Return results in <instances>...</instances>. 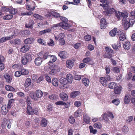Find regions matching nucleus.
I'll list each match as a JSON object with an SVG mask.
<instances>
[{"label": "nucleus", "instance_id": "59", "mask_svg": "<svg viewBox=\"0 0 135 135\" xmlns=\"http://www.w3.org/2000/svg\"><path fill=\"white\" fill-rule=\"evenodd\" d=\"M34 122L36 123V125L35 126H37L40 123V119L38 118H36L34 119Z\"/></svg>", "mask_w": 135, "mask_h": 135}, {"label": "nucleus", "instance_id": "50", "mask_svg": "<svg viewBox=\"0 0 135 135\" xmlns=\"http://www.w3.org/2000/svg\"><path fill=\"white\" fill-rule=\"evenodd\" d=\"M55 104L57 105H66V104L64 102L62 101H59L56 102Z\"/></svg>", "mask_w": 135, "mask_h": 135}, {"label": "nucleus", "instance_id": "37", "mask_svg": "<svg viewBox=\"0 0 135 135\" xmlns=\"http://www.w3.org/2000/svg\"><path fill=\"white\" fill-rule=\"evenodd\" d=\"M51 13L52 14V15L55 17L58 18L59 17H60V14L57 12L52 11L51 12Z\"/></svg>", "mask_w": 135, "mask_h": 135}, {"label": "nucleus", "instance_id": "31", "mask_svg": "<svg viewBox=\"0 0 135 135\" xmlns=\"http://www.w3.org/2000/svg\"><path fill=\"white\" fill-rule=\"evenodd\" d=\"M82 110L81 109H78L75 113L74 116L76 117H79L81 114Z\"/></svg>", "mask_w": 135, "mask_h": 135}, {"label": "nucleus", "instance_id": "53", "mask_svg": "<svg viewBox=\"0 0 135 135\" xmlns=\"http://www.w3.org/2000/svg\"><path fill=\"white\" fill-rule=\"evenodd\" d=\"M34 17L41 20H42L44 18L42 16L36 14H34Z\"/></svg>", "mask_w": 135, "mask_h": 135}, {"label": "nucleus", "instance_id": "62", "mask_svg": "<svg viewBox=\"0 0 135 135\" xmlns=\"http://www.w3.org/2000/svg\"><path fill=\"white\" fill-rule=\"evenodd\" d=\"M90 61V59L89 57H86L84 58L83 60V62L84 63H87Z\"/></svg>", "mask_w": 135, "mask_h": 135}, {"label": "nucleus", "instance_id": "14", "mask_svg": "<svg viewBox=\"0 0 135 135\" xmlns=\"http://www.w3.org/2000/svg\"><path fill=\"white\" fill-rule=\"evenodd\" d=\"M121 86H117L114 88V92L116 94H119L121 90Z\"/></svg>", "mask_w": 135, "mask_h": 135}, {"label": "nucleus", "instance_id": "46", "mask_svg": "<svg viewBox=\"0 0 135 135\" xmlns=\"http://www.w3.org/2000/svg\"><path fill=\"white\" fill-rule=\"evenodd\" d=\"M21 33L24 36L29 35L30 34V32L28 30H25L22 31Z\"/></svg>", "mask_w": 135, "mask_h": 135}, {"label": "nucleus", "instance_id": "16", "mask_svg": "<svg viewBox=\"0 0 135 135\" xmlns=\"http://www.w3.org/2000/svg\"><path fill=\"white\" fill-rule=\"evenodd\" d=\"M67 22L60 23V26L64 29H67L69 28V26Z\"/></svg>", "mask_w": 135, "mask_h": 135}, {"label": "nucleus", "instance_id": "56", "mask_svg": "<svg viewBox=\"0 0 135 135\" xmlns=\"http://www.w3.org/2000/svg\"><path fill=\"white\" fill-rule=\"evenodd\" d=\"M69 120L70 123L73 124L75 122V120L74 118L72 116H70L69 119Z\"/></svg>", "mask_w": 135, "mask_h": 135}, {"label": "nucleus", "instance_id": "35", "mask_svg": "<svg viewBox=\"0 0 135 135\" xmlns=\"http://www.w3.org/2000/svg\"><path fill=\"white\" fill-rule=\"evenodd\" d=\"M93 126L94 128H97L99 129H101L102 127V124L100 122L95 123Z\"/></svg>", "mask_w": 135, "mask_h": 135}, {"label": "nucleus", "instance_id": "11", "mask_svg": "<svg viewBox=\"0 0 135 135\" xmlns=\"http://www.w3.org/2000/svg\"><path fill=\"white\" fill-rule=\"evenodd\" d=\"M60 97L64 101L66 100L68 98V96L67 94L63 92L60 93Z\"/></svg>", "mask_w": 135, "mask_h": 135}, {"label": "nucleus", "instance_id": "27", "mask_svg": "<svg viewBox=\"0 0 135 135\" xmlns=\"http://www.w3.org/2000/svg\"><path fill=\"white\" fill-rule=\"evenodd\" d=\"M52 83L54 86H57L59 84L58 79L56 78H53L52 80Z\"/></svg>", "mask_w": 135, "mask_h": 135}, {"label": "nucleus", "instance_id": "33", "mask_svg": "<svg viewBox=\"0 0 135 135\" xmlns=\"http://www.w3.org/2000/svg\"><path fill=\"white\" fill-rule=\"evenodd\" d=\"M9 12L10 14L14 15L17 12V10L11 7L10 8Z\"/></svg>", "mask_w": 135, "mask_h": 135}, {"label": "nucleus", "instance_id": "49", "mask_svg": "<svg viewBox=\"0 0 135 135\" xmlns=\"http://www.w3.org/2000/svg\"><path fill=\"white\" fill-rule=\"evenodd\" d=\"M33 22H34L33 21H32L28 24H26L25 25V27L27 28H31L32 27Z\"/></svg>", "mask_w": 135, "mask_h": 135}, {"label": "nucleus", "instance_id": "10", "mask_svg": "<svg viewBox=\"0 0 135 135\" xmlns=\"http://www.w3.org/2000/svg\"><path fill=\"white\" fill-rule=\"evenodd\" d=\"M131 96L129 94H126L124 99V102L125 104H128L130 102Z\"/></svg>", "mask_w": 135, "mask_h": 135}, {"label": "nucleus", "instance_id": "57", "mask_svg": "<svg viewBox=\"0 0 135 135\" xmlns=\"http://www.w3.org/2000/svg\"><path fill=\"white\" fill-rule=\"evenodd\" d=\"M48 44L49 46H52L54 45V43L53 40L51 39H50V41L48 43Z\"/></svg>", "mask_w": 135, "mask_h": 135}, {"label": "nucleus", "instance_id": "60", "mask_svg": "<svg viewBox=\"0 0 135 135\" xmlns=\"http://www.w3.org/2000/svg\"><path fill=\"white\" fill-rule=\"evenodd\" d=\"M91 38V37L90 35H87L84 37V39L86 41H89Z\"/></svg>", "mask_w": 135, "mask_h": 135}, {"label": "nucleus", "instance_id": "40", "mask_svg": "<svg viewBox=\"0 0 135 135\" xmlns=\"http://www.w3.org/2000/svg\"><path fill=\"white\" fill-rule=\"evenodd\" d=\"M112 102L115 105H118L120 103V101L118 99H115L113 100Z\"/></svg>", "mask_w": 135, "mask_h": 135}, {"label": "nucleus", "instance_id": "64", "mask_svg": "<svg viewBox=\"0 0 135 135\" xmlns=\"http://www.w3.org/2000/svg\"><path fill=\"white\" fill-rule=\"evenodd\" d=\"M130 15L131 17H134V18L135 19V11H131L130 12Z\"/></svg>", "mask_w": 135, "mask_h": 135}, {"label": "nucleus", "instance_id": "29", "mask_svg": "<svg viewBox=\"0 0 135 135\" xmlns=\"http://www.w3.org/2000/svg\"><path fill=\"white\" fill-rule=\"evenodd\" d=\"M83 82L85 86H88L89 84V80L86 78L83 79Z\"/></svg>", "mask_w": 135, "mask_h": 135}, {"label": "nucleus", "instance_id": "20", "mask_svg": "<svg viewBox=\"0 0 135 135\" xmlns=\"http://www.w3.org/2000/svg\"><path fill=\"white\" fill-rule=\"evenodd\" d=\"M84 120L86 123L88 124L90 122V118L88 115L85 114L83 115Z\"/></svg>", "mask_w": 135, "mask_h": 135}, {"label": "nucleus", "instance_id": "43", "mask_svg": "<svg viewBox=\"0 0 135 135\" xmlns=\"http://www.w3.org/2000/svg\"><path fill=\"white\" fill-rule=\"evenodd\" d=\"M119 11H115L114 9L113 8H111L109 9H108L107 11V12L108 14L112 13L113 12H115V13L116 12Z\"/></svg>", "mask_w": 135, "mask_h": 135}, {"label": "nucleus", "instance_id": "17", "mask_svg": "<svg viewBox=\"0 0 135 135\" xmlns=\"http://www.w3.org/2000/svg\"><path fill=\"white\" fill-rule=\"evenodd\" d=\"M47 124V120L45 118H43L41 121V126L42 127H46Z\"/></svg>", "mask_w": 135, "mask_h": 135}, {"label": "nucleus", "instance_id": "8", "mask_svg": "<svg viewBox=\"0 0 135 135\" xmlns=\"http://www.w3.org/2000/svg\"><path fill=\"white\" fill-rule=\"evenodd\" d=\"M29 47L28 45H25L20 49V51L23 53H25L28 51Z\"/></svg>", "mask_w": 135, "mask_h": 135}, {"label": "nucleus", "instance_id": "18", "mask_svg": "<svg viewBox=\"0 0 135 135\" xmlns=\"http://www.w3.org/2000/svg\"><path fill=\"white\" fill-rule=\"evenodd\" d=\"M117 28H115L113 30L111 31L109 33L110 36H115L116 33L118 35V32H117Z\"/></svg>", "mask_w": 135, "mask_h": 135}, {"label": "nucleus", "instance_id": "51", "mask_svg": "<svg viewBox=\"0 0 135 135\" xmlns=\"http://www.w3.org/2000/svg\"><path fill=\"white\" fill-rule=\"evenodd\" d=\"M103 56L105 58H110L112 56V55L109 53H106Z\"/></svg>", "mask_w": 135, "mask_h": 135}, {"label": "nucleus", "instance_id": "41", "mask_svg": "<svg viewBox=\"0 0 135 135\" xmlns=\"http://www.w3.org/2000/svg\"><path fill=\"white\" fill-rule=\"evenodd\" d=\"M13 17L12 15H7L3 17L4 20H9L11 19Z\"/></svg>", "mask_w": 135, "mask_h": 135}, {"label": "nucleus", "instance_id": "13", "mask_svg": "<svg viewBox=\"0 0 135 135\" xmlns=\"http://www.w3.org/2000/svg\"><path fill=\"white\" fill-rule=\"evenodd\" d=\"M4 78L5 79L6 81L8 83H10L12 80L9 75L7 73L5 74L4 75Z\"/></svg>", "mask_w": 135, "mask_h": 135}, {"label": "nucleus", "instance_id": "3", "mask_svg": "<svg viewBox=\"0 0 135 135\" xmlns=\"http://www.w3.org/2000/svg\"><path fill=\"white\" fill-rule=\"evenodd\" d=\"M32 60V57L31 55L29 53L25 54L24 56L21 58L22 63L24 65H26L28 62Z\"/></svg>", "mask_w": 135, "mask_h": 135}, {"label": "nucleus", "instance_id": "6", "mask_svg": "<svg viewBox=\"0 0 135 135\" xmlns=\"http://www.w3.org/2000/svg\"><path fill=\"white\" fill-rule=\"evenodd\" d=\"M74 64V61L71 60H67L66 61V66L69 69L71 68Z\"/></svg>", "mask_w": 135, "mask_h": 135}, {"label": "nucleus", "instance_id": "58", "mask_svg": "<svg viewBox=\"0 0 135 135\" xmlns=\"http://www.w3.org/2000/svg\"><path fill=\"white\" fill-rule=\"evenodd\" d=\"M60 44L61 46L64 45L65 44V41L64 38H60L59 40Z\"/></svg>", "mask_w": 135, "mask_h": 135}, {"label": "nucleus", "instance_id": "61", "mask_svg": "<svg viewBox=\"0 0 135 135\" xmlns=\"http://www.w3.org/2000/svg\"><path fill=\"white\" fill-rule=\"evenodd\" d=\"M22 75L20 71H17L15 72V76L16 77H19Z\"/></svg>", "mask_w": 135, "mask_h": 135}, {"label": "nucleus", "instance_id": "47", "mask_svg": "<svg viewBox=\"0 0 135 135\" xmlns=\"http://www.w3.org/2000/svg\"><path fill=\"white\" fill-rule=\"evenodd\" d=\"M14 101V99H11L9 100L8 102V104L7 106L8 108H10L11 107V104Z\"/></svg>", "mask_w": 135, "mask_h": 135}, {"label": "nucleus", "instance_id": "42", "mask_svg": "<svg viewBox=\"0 0 135 135\" xmlns=\"http://www.w3.org/2000/svg\"><path fill=\"white\" fill-rule=\"evenodd\" d=\"M123 132L124 133H127L129 131V129L127 126H124L123 128Z\"/></svg>", "mask_w": 135, "mask_h": 135}, {"label": "nucleus", "instance_id": "39", "mask_svg": "<svg viewBox=\"0 0 135 135\" xmlns=\"http://www.w3.org/2000/svg\"><path fill=\"white\" fill-rule=\"evenodd\" d=\"M126 37L125 33H122L120 34L119 39L120 41H123L126 39Z\"/></svg>", "mask_w": 135, "mask_h": 135}, {"label": "nucleus", "instance_id": "52", "mask_svg": "<svg viewBox=\"0 0 135 135\" xmlns=\"http://www.w3.org/2000/svg\"><path fill=\"white\" fill-rule=\"evenodd\" d=\"M12 68L14 69H20L21 66L20 65L16 64L12 66Z\"/></svg>", "mask_w": 135, "mask_h": 135}, {"label": "nucleus", "instance_id": "15", "mask_svg": "<svg viewBox=\"0 0 135 135\" xmlns=\"http://www.w3.org/2000/svg\"><path fill=\"white\" fill-rule=\"evenodd\" d=\"M27 107V112L29 114H33L34 113V111L32 109L31 106L28 105Z\"/></svg>", "mask_w": 135, "mask_h": 135}, {"label": "nucleus", "instance_id": "22", "mask_svg": "<svg viewBox=\"0 0 135 135\" xmlns=\"http://www.w3.org/2000/svg\"><path fill=\"white\" fill-rule=\"evenodd\" d=\"M66 79L68 82L71 83L73 79V77L72 75L70 74H67L66 75Z\"/></svg>", "mask_w": 135, "mask_h": 135}, {"label": "nucleus", "instance_id": "36", "mask_svg": "<svg viewBox=\"0 0 135 135\" xmlns=\"http://www.w3.org/2000/svg\"><path fill=\"white\" fill-rule=\"evenodd\" d=\"M102 117L103 118L104 120L106 122H108L109 120V119L108 118V116L107 114L105 113L103 114H102Z\"/></svg>", "mask_w": 135, "mask_h": 135}, {"label": "nucleus", "instance_id": "1", "mask_svg": "<svg viewBox=\"0 0 135 135\" xmlns=\"http://www.w3.org/2000/svg\"><path fill=\"white\" fill-rule=\"evenodd\" d=\"M128 13L127 12L124 13L117 11L115 13V16L119 20L120 17L123 18L122 20V24L123 25L124 29L127 30L129 27H132L134 22V20L132 19H126L128 16Z\"/></svg>", "mask_w": 135, "mask_h": 135}, {"label": "nucleus", "instance_id": "23", "mask_svg": "<svg viewBox=\"0 0 135 135\" xmlns=\"http://www.w3.org/2000/svg\"><path fill=\"white\" fill-rule=\"evenodd\" d=\"M31 80L30 78H28L26 80L24 86L25 87H28L31 84Z\"/></svg>", "mask_w": 135, "mask_h": 135}, {"label": "nucleus", "instance_id": "26", "mask_svg": "<svg viewBox=\"0 0 135 135\" xmlns=\"http://www.w3.org/2000/svg\"><path fill=\"white\" fill-rule=\"evenodd\" d=\"M112 46L114 49L117 50L118 49V47L120 46V44L119 42L118 41L117 43L113 44Z\"/></svg>", "mask_w": 135, "mask_h": 135}, {"label": "nucleus", "instance_id": "4", "mask_svg": "<svg viewBox=\"0 0 135 135\" xmlns=\"http://www.w3.org/2000/svg\"><path fill=\"white\" fill-rule=\"evenodd\" d=\"M58 56L62 59H65L68 57L67 52L65 51H61L58 53Z\"/></svg>", "mask_w": 135, "mask_h": 135}, {"label": "nucleus", "instance_id": "32", "mask_svg": "<svg viewBox=\"0 0 135 135\" xmlns=\"http://www.w3.org/2000/svg\"><path fill=\"white\" fill-rule=\"evenodd\" d=\"M51 29L50 28H47L44 30L40 31L39 34L40 35H42L46 33H49L51 31Z\"/></svg>", "mask_w": 135, "mask_h": 135}, {"label": "nucleus", "instance_id": "21", "mask_svg": "<svg viewBox=\"0 0 135 135\" xmlns=\"http://www.w3.org/2000/svg\"><path fill=\"white\" fill-rule=\"evenodd\" d=\"M60 82L61 84L64 85L67 84L68 82L66 79L64 78H60Z\"/></svg>", "mask_w": 135, "mask_h": 135}, {"label": "nucleus", "instance_id": "2", "mask_svg": "<svg viewBox=\"0 0 135 135\" xmlns=\"http://www.w3.org/2000/svg\"><path fill=\"white\" fill-rule=\"evenodd\" d=\"M43 57L45 59H49L50 60L49 62V63H52L55 62L57 59L56 57L55 56L51 55L49 54L48 52L45 53L43 55Z\"/></svg>", "mask_w": 135, "mask_h": 135}, {"label": "nucleus", "instance_id": "48", "mask_svg": "<svg viewBox=\"0 0 135 135\" xmlns=\"http://www.w3.org/2000/svg\"><path fill=\"white\" fill-rule=\"evenodd\" d=\"M37 41L38 43L43 45H45L46 42L44 40H43L42 39L39 38L38 39Z\"/></svg>", "mask_w": 135, "mask_h": 135}, {"label": "nucleus", "instance_id": "45", "mask_svg": "<svg viewBox=\"0 0 135 135\" xmlns=\"http://www.w3.org/2000/svg\"><path fill=\"white\" fill-rule=\"evenodd\" d=\"M32 39L31 38L26 39L25 40V43L26 44H31L32 42Z\"/></svg>", "mask_w": 135, "mask_h": 135}, {"label": "nucleus", "instance_id": "7", "mask_svg": "<svg viewBox=\"0 0 135 135\" xmlns=\"http://www.w3.org/2000/svg\"><path fill=\"white\" fill-rule=\"evenodd\" d=\"M106 22L105 19L102 18L101 20L100 27L101 29L105 28L106 27Z\"/></svg>", "mask_w": 135, "mask_h": 135}, {"label": "nucleus", "instance_id": "9", "mask_svg": "<svg viewBox=\"0 0 135 135\" xmlns=\"http://www.w3.org/2000/svg\"><path fill=\"white\" fill-rule=\"evenodd\" d=\"M9 109L6 105H3L2 107V112L3 114L4 115H6L8 112Z\"/></svg>", "mask_w": 135, "mask_h": 135}, {"label": "nucleus", "instance_id": "54", "mask_svg": "<svg viewBox=\"0 0 135 135\" xmlns=\"http://www.w3.org/2000/svg\"><path fill=\"white\" fill-rule=\"evenodd\" d=\"M49 98L50 99L52 100L56 99L57 98V96L55 95L52 94L49 96Z\"/></svg>", "mask_w": 135, "mask_h": 135}, {"label": "nucleus", "instance_id": "24", "mask_svg": "<svg viewBox=\"0 0 135 135\" xmlns=\"http://www.w3.org/2000/svg\"><path fill=\"white\" fill-rule=\"evenodd\" d=\"M117 84L114 82H112L110 83L108 85V87L110 89L115 88L117 86Z\"/></svg>", "mask_w": 135, "mask_h": 135}, {"label": "nucleus", "instance_id": "55", "mask_svg": "<svg viewBox=\"0 0 135 135\" xmlns=\"http://www.w3.org/2000/svg\"><path fill=\"white\" fill-rule=\"evenodd\" d=\"M60 18L61 20L64 22H67L68 21V19L65 17L60 16Z\"/></svg>", "mask_w": 135, "mask_h": 135}, {"label": "nucleus", "instance_id": "5", "mask_svg": "<svg viewBox=\"0 0 135 135\" xmlns=\"http://www.w3.org/2000/svg\"><path fill=\"white\" fill-rule=\"evenodd\" d=\"M58 67L55 66L52 68L51 70L49 72V74L51 75H54L57 72L59 71L60 70L58 69Z\"/></svg>", "mask_w": 135, "mask_h": 135}, {"label": "nucleus", "instance_id": "30", "mask_svg": "<svg viewBox=\"0 0 135 135\" xmlns=\"http://www.w3.org/2000/svg\"><path fill=\"white\" fill-rule=\"evenodd\" d=\"M5 89L7 91H14L15 90V89L11 86L7 85L5 87Z\"/></svg>", "mask_w": 135, "mask_h": 135}, {"label": "nucleus", "instance_id": "63", "mask_svg": "<svg viewBox=\"0 0 135 135\" xmlns=\"http://www.w3.org/2000/svg\"><path fill=\"white\" fill-rule=\"evenodd\" d=\"M110 69L109 66H106L105 68V69L106 70V73L107 74H109L110 72Z\"/></svg>", "mask_w": 135, "mask_h": 135}, {"label": "nucleus", "instance_id": "38", "mask_svg": "<svg viewBox=\"0 0 135 135\" xmlns=\"http://www.w3.org/2000/svg\"><path fill=\"white\" fill-rule=\"evenodd\" d=\"M20 71L22 75H27L28 73V71L26 69H23L21 70Z\"/></svg>", "mask_w": 135, "mask_h": 135}, {"label": "nucleus", "instance_id": "12", "mask_svg": "<svg viewBox=\"0 0 135 135\" xmlns=\"http://www.w3.org/2000/svg\"><path fill=\"white\" fill-rule=\"evenodd\" d=\"M123 47L124 48L125 50H129L130 48V42L127 41L125 42L123 45Z\"/></svg>", "mask_w": 135, "mask_h": 135}, {"label": "nucleus", "instance_id": "25", "mask_svg": "<svg viewBox=\"0 0 135 135\" xmlns=\"http://www.w3.org/2000/svg\"><path fill=\"white\" fill-rule=\"evenodd\" d=\"M42 92L41 90H37L36 92V95L38 98H41L42 97Z\"/></svg>", "mask_w": 135, "mask_h": 135}, {"label": "nucleus", "instance_id": "34", "mask_svg": "<svg viewBox=\"0 0 135 135\" xmlns=\"http://www.w3.org/2000/svg\"><path fill=\"white\" fill-rule=\"evenodd\" d=\"M80 92L79 91H76L72 92L70 95L73 98H75L79 95Z\"/></svg>", "mask_w": 135, "mask_h": 135}, {"label": "nucleus", "instance_id": "28", "mask_svg": "<svg viewBox=\"0 0 135 135\" xmlns=\"http://www.w3.org/2000/svg\"><path fill=\"white\" fill-rule=\"evenodd\" d=\"M100 81L103 86H105L106 85L107 81L105 78L102 77L100 78Z\"/></svg>", "mask_w": 135, "mask_h": 135}, {"label": "nucleus", "instance_id": "44", "mask_svg": "<svg viewBox=\"0 0 135 135\" xmlns=\"http://www.w3.org/2000/svg\"><path fill=\"white\" fill-rule=\"evenodd\" d=\"M100 6L103 7L104 9L107 10L108 9L109 6L108 4H100Z\"/></svg>", "mask_w": 135, "mask_h": 135}, {"label": "nucleus", "instance_id": "19", "mask_svg": "<svg viewBox=\"0 0 135 135\" xmlns=\"http://www.w3.org/2000/svg\"><path fill=\"white\" fill-rule=\"evenodd\" d=\"M35 63L37 66L40 65L42 62V59L41 57H37L35 60Z\"/></svg>", "mask_w": 135, "mask_h": 135}]
</instances>
